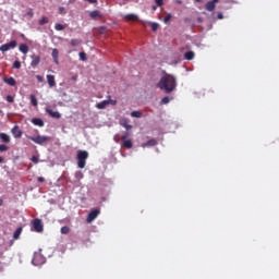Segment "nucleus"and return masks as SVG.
I'll list each match as a JSON object with an SVG mask.
<instances>
[{"instance_id": "c03bdc74", "label": "nucleus", "mask_w": 279, "mask_h": 279, "mask_svg": "<svg viewBox=\"0 0 279 279\" xmlns=\"http://www.w3.org/2000/svg\"><path fill=\"white\" fill-rule=\"evenodd\" d=\"M109 104H112V106H117V100H109Z\"/></svg>"}, {"instance_id": "6ab92c4d", "label": "nucleus", "mask_w": 279, "mask_h": 279, "mask_svg": "<svg viewBox=\"0 0 279 279\" xmlns=\"http://www.w3.org/2000/svg\"><path fill=\"white\" fill-rule=\"evenodd\" d=\"M0 140L2 141V143H10V141H12L10 135H8L5 133H0Z\"/></svg>"}, {"instance_id": "603ef678", "label": "nucleus", "mask_w": 279, "mask_h": 279, "mask_svg": "<svg viewBox=\"0 0 279 279\" xmlns=\"http://www.w3.org/2000/svg\"><path fill=\"white\" fill-rule=\"evenodd\" d=\"M0 206H3V201L2 199H0Z\"/></svg>"}, {"instance_id": "49530a36", "label": "nucleus", "mask_w": 279, "mask_h": 279, "mask_svg": "<svg viewBox=\"0 0 279 279\" xmlns=\"http://www.w3.org/2000/svg\"><path fill=\"white\" fill-rule=\"evenodd\" d=\"M59 12H60V14H62V12H64V8H63V7H60V8H59Z\"/></svg>"}, {"instance_id": "ddd939ff", "label": "nucleus", "mask_w": 279, "mask_h": 279, "mask_svg": "<svg viewBox=\"0 0 279 279\" xmlns=\"http://www.w3.org/2000/svg\"><path fill=\"white\" fill-rule=\"evenodd\" d=\"M3 82L5 84H8L9 86H16V80H14V77H12V76H10V77L4 76Z\"/></svg>"}, {"instance_id": "5701e85b", "label": "nucleus", "mask_w": 279, "mask_h": 279, "mask_svg": "<svg viewBox=\"0 0 279 279\" xmlns=\"http://www.w3.org/2000/svg\"><path fill=\"white\" fill-rule=\"evenodd\" d=\"M29 99H31L32 106H35V107L38 106V98H36L34 94L29 96Z\"/></svg>"}, {"instance_id": "8fccbe9b", "label": "nucleus", "mask_w": 279, "mask_h": 279, "mask_svg": "<svg viewBox=\"0 0 279 279\" xmlns=\"http://www.w3.org/2000/svg\"><path fill=\"white\" fill-rule=\"evenodd\" d=\"M3 163V157L0 156V165Z\"/></svg>"}, {"instance_id": "dca6fc26", "label": "nucleus", "mask_w": 279, "mask_h": 279, "mask_svg": "<svg viewBox=\"0 0 279 279\" xmlns=\"http://www.w3.org/2000/svg\"><path fill=\"white\" fill-rule=\"evenodd\" d=\"M158 145V142L156 140H149L146 143L142 144V147H156Z\"/></svg>"}, {"instance_id": "bb28decb", "label": "nucleus", "mask_w": 279, "mask_h": 279, "mask_svg": "<svg viewBox=\"0 0 279 279\" xmlns=\"http://www.w3.org/2000/svg\"><path fill=\"white\" fill-rule=\"evenodd\" d=\"M131 117L135 119H141V117H143V113L141 111H132Z\"/></svg>"}, {"instance_id": "79ce46f5", "label": "nucleus", "mask_w": 279, "mask_h": 279, "mask_svg": "<svg viewBox=\"0 0 279 279\" xmlns=\"http://www.w3.org/2000/svg\"><path fill=\"white\" fill-rule=\"evenodd\" d=\"M36 80L40 83L45 82V77H43L41 75H36Z\"/></svg>"}, {"instance_id": "6e6d98bb", "label": "nucleus", "mask_w": 279, "mask_h": 279, "mask_svg": "<svg viewBox=\"0 0 279 279\" xmlns=\"http://www.w3.org/2000/svg\"><path fill=\"white\" fill-rule=\"evenodd\" d=\"M114 141H116V143H119V140H117V137H114Z\"/></svg>"}, {"instance_id": "c9c22d12", "label": "nucleus", "mask_w": 279, "mask_h": 279, "mask_svg": "<svg viewBox=\"0 0 279 279\" xmlns=\"http://www.w3.org/2000/svg\"><path fill=\"white\" fill-rule=\"evenodd\" d=\"M173 17V15H171V13H168L167 16L163 19V23H169L171 21V19Z\"/></svg>"}, {"instance_id": "3c124183", "label": "nucleus", "mask_w": 279, "mask_h": 279, "mask_svg": "<svg viewBox=\"0 0 279 279\" xmlns=\"http://www.w3.org/2000/svg\"><path fill=\"white\" fill-rule=\"evenodd\" d=\"M195 1H196V3H202L203 0H195Z\"/></svg>"}, {"instance_id": "a878e982", "label": "nucleus", "mask_w": 279, "mask_h": 279, "mask_svg": "<svg viewBox=\"0 0 279 279\" xmlns=\"http://www.w3.org/2000/svg\"><path fill=\"white\" fill-rule=\"evenodd\" d=\"M89 16L90 19H99L101 14L99 13V11H92Z\"/></svg>"}, {"instance_id": "f3484780", "label": "nucleus", "mask_w": 279, "mask_h": 279, "mask_svg": "<svg viewBox=\"0 0 279 279\" xmlns=\"http://www.w3.org/2000/svg\"><path fill=\"white\" fill-rule=\"evenodd\" d=\"M109 104H110V100H102L96 104V108H98V110H104L106 106H108Z\"/></svg>"}, {"instance_id": "cd10ccee", "label": "nucleus", "mask_w": 279, "mask_h": 279, "mask_svg": "<svg viewBox=\"0 0 279 279\" xmlns=\"http://www.w3.org/2000/svg\"><path fill=\"white\" fill-rule=\"evenodd\" d=\"M130 131H125L121 136V141H129L128 138H130Z\"/></svg>"}, {"instance_id": "6e6552de", "label": "nucleus", "mask_w": 279, "mask_h": 279, "mask_svg": "<svg viewBox=\"0 0 279 279\" xmlns=\"http://www.w3.org/2000/svg\"><path fill=\"white\" fill-rule=\"evenodd\" d=\"M31 58H32L31 66L33 69H36V66H38L40 64V56L33 54V56H31Z\"/></svg>"}, {"instance_id": "39448f33", "label": "nucleus", "mask_w": 279, "mask_h": 279, "mask_svg": "<svg viewBox=\"0 0 279 279\" xmlns=\"http://www.w3.org/2000/svg\"><path fill=\"white\" fill-rule=\"evenodd\" d=\"M10 49H16V40H12L8 44H3L2 46H0V51H2V53H5V51H10Z\"/></svg>"}, {"instance_id": "4d7b16f0", "label": "nucleus", "mask_w": 279, "mask_h": 279, "mask_svg": "<svg viewBox=\"0 0 279 279\" xmlns=\"http://www.w3.org/2000/svg\"><path fill=\"white\" fill-rule=\"evenodd\" d=\"M177 3H182V1H181V0H178Z\"/></svg>"}, {"instance_id": "37998d69", "label": "nucleus", "mask_w": 279, "mask_h": 279, "mask_svg": "<svg viewBox=\"0 0 279 279\" xmlns=\"http://www.w3.org/2000/svg\"><path fill=\"white\" fill-rule=\"evenodd\" d=\"M37 182H45V178L43 177L37 178Z\"/></svg>"}, {"instance_id": "c85d7f7f", "label": "nucleus", "mask_w": 279, "mask_h": 279, "mask_svg": "<svg viewBox=\"0 0 279 279\" xmlns=\"http://www.w3.org/2000/svg\"><path fill=\"white\" fill-rule=\"evenodd\" d=\"M47 23H49V19L47 16H43L39 20V25H47Z\"/></svg>"}, {"instance_id": "393cba45", "label": "nucleus", "mask_w": 279, "mask_h": 279, "mask_svg": "<svg viewBox=\"0 0 279 279\" xmlns=\"http://www.w3.org/2000/svg\"><path fill=\"white\" fill-rule=\"evenodd\" d=\"M81 43H82V39H71L70 45L71 47H78Z\"/></svg>"}, {"instance_id": "4c0bfd02", "label": "nucleus", "mask_w": 279, "mask_h": 279, "mask_svg": "<svg viewBox=\"0 0 279 279\" xmlns=\"http://www.w3.org/2000/svg\"><path fill=\"white\" fill-rule=\"evenodd\" d=\"M7 101H8L9 104H14V96L8 95V96H7Z\"/></svg>"}, {"instance_id": "2eb2a0df", "label": "nucleus", "mask_w": 279, "mask_h": 279, "mask_svg": "<svg viewBox=\"0 0 279 279\" xmlns=\"http://www.w3.org/2000/svg\"><path fill=\"white\" fill-rule=\"evenodd\" d=\"M47 82H48V85L50 86V88H53V86H56V76L48 74Z\"/></svg>"}, {"instance_id": "a18cd8bd", "label": "nucleus", "mask_w": 279, "mask_h": 279, "mask_svg": "<svg viewBox=\"0 0 279 279\" xmlns=\"http://www.w3.org/2000/svg\"><path fill=\"white\" fill-rule=\"evenodd\" d=\"M28 16H34V11L29 10V12L27 13Z\"/></svg>"}, {"instance_id": "09e8293b", "label": "nucleus", "mask_w": 279, "mask_h": 279, "mask_svg": "<svg viewBox=\"0 0 279 279\" xmlns=\"http://www.w3.org/2000/svg\"><path fill=\"white\" fill-rule=\"evenodd\" d=\"M36 258H38V255H35V257L33 258V263H36Z\"/></svg>"}, {"instance_id": "ea45409f", "label": "nucleus", "mask_w": 279, "mask_h": 279, "mask_svg": "<svg viewBox=\"0 0 279 279\" xmlns=\"http://www.w3.org/2000/svg\"><path fill=\"white\" fill-rule=\"evenodd\" d=\"M13 69H21V61H14Z\"/></svg>"}, {"instance_id": "aec40b11", "label": "nucleus", "mask_w": 279, "mask_h": 279, "mask_svg": "<svg viewBox=\"0 0 279 279\" xmlns=\"http://www.w3.org/2000/svg\"><path fill=\"white\" fill-rule=\"evenodd\" d=\"M20 51L21 53L27 54L29 52V47L25 44L20 45Z\"/></svg>"}, {"instance_id": "473e14b6", "label": "nucleus", "mask_w": 279, "mask_h": 279, "mask_svg": "<svg viewBox=\"0 0 279 279\" xmlns=\"http://www.w3.org/2000/svg\"><path fill=\"white\" fill-rule=\"evenodd\" d=\"M150 25H151V29L154 32H158V27H160V25L158 23L153 22V23H150Z\"/></svg>"}, {"instance_id": "a19ab883", "label": "nucleus", "mask_w": 279, "mask_h": 279, "mask_svg": "<svg viewBox=\"0 0 279 279\" xmlns=\"http://www.w3.org/2000/svg\"><path fill=\"white\" fill-rule=\"evenodd\" d=\"M32 162H34L35 165H38V162H39L38 157L33 156V157H32Z\"/></svg>"}, {"instance_id": "7c9ffc66", "label": "nucleus", "mask_w": 279, "mask_h": 279, "mask_svg": "<svg viewBox=\"0 0 279 279\" xmlns=\"http://www.w3.org/2000/svg\"><path fill=\"white\" fill-rule=\"evenodd\" d=\"M84 178V173L82 171H76L75 172V179L76 180H82Z\"/></svg>"}, {"instance_id": "7ed1b4c3", "label": "nucleus", "mask_w": 279, "mask_h": 279, "mask_svg": "<svg viewBox=\"0 0 279 279\" xmlns=\"http://www.w3.org/2000/svg\"><path fill=\"white\" fill-rule=\"evenodd\" d=\"M26 138H28V141H33L36 145H45V143H49V141H51V137L43 135H37L36 137L26 135Z\"/></svg>"}, {"instance_id": "0eeeda50", "label": "nucleus", "mask_w": 279, "mask_h": 279, "mask_svg": "<svg viewBox=\"0 0 279 279\" xmlns=\"http://www.w3.org/2000/svg\"><path fill=\"white\" fill-rule=\"evenodd\" d=\"M216 3H219V0H211V1H208L206 4H205V10H207V12H215V8H216Z\"/></svg>"}, {"instance_id": "58836bf2", "label": "nucleus", "mask_w": 279, "mask_h": 279, "mask_svg": "<svg viewBox=\"0 0 279 279\" xmlns=\"http://www.w3.org/2000/svg\"><path fill=\"white\" fill-rule=\"evenodd\" d=\"M9 147L5 144H0V151H8Z\"/></svg>"}, {"instance_id": "b1692460", "label": "nucleus", "mask_w": 279, "mask_h": 279, "mask_svg": "<svg viewBox=\"0 0 279 279\" xmlns=\"http://www.w3.org/2000/svg\"><path fill=\"white\" fill-rule=\"evenodd\" d=\"M21 232H23V228H17L13 233V239H19L21 236Z\"/></svg>"}, {"instance_id": "864d4df0", "label": "nucleus", "mask_w": 279, "mask_h": 279, "mask_svg": "<svg viewBox=\"0 0 279 279\" xmlns=\"http://www.w3.org/2000/svg\"><path fill=\"white\" fill-rule=\"evenodd\" d=\"M153 10H154V11H156V10H157V7H156V5H154V7H153Z\"/></svg>"}, {"instance_id": "c756f323", "label": "nucleus", "mask_w": 279, "mask_h": 279, "mask_svg": "<svg viewBox=\"0 0 279 279\" xmlns=\"http://www.w3.org/2000/svg\"><path fill=\"white\" fill-rule=\"evenodd\" d=\"M70 232H71V228L66 226L61 228V234H69Z\"/></svg>"}, {"instance_id": "4468645a", "label": "nucleus", "mask_w": 279, "mask_h": 279, "mask_svg": "<svg viewBox=\"0 0 279 279\" xmlns=\"http://www.w3.org/2000/svg\"><path fill=\"white\" fill-rule=\"evenodd\" d=\"M32 124L33 125H38V128H44L45 126V121L40 118H33L32 119Z\"/></svg>"}, {"instance_id": "f03ea898", "label": "nucleus", "mask_w": 279, "mask_h": 279, "mask_svg": "<svg viewBox=\"0 0 279 279\" xmlns=\"http://www.w3.org/2000/svg\"><path fill=\"white\" fill-rule=\"evenodd\" d=\"M76 159L78 169H84V167H86V160H88V151L78 150Z\"/></svg>"}, {"instance_id": "412c9836", "label": "nucleus", "mask_w": 279, "mask_h": 279, "mask_svg": "<svg viewBox=\"0 0 279 279\" xmlns=\"http://www.w3.org/2000/svg\"><path fill=\"white\" fill-rule=\"evenodd\" d=\"M124 19H125V21H138V16L136 15V14H126L125 16H124Z\"/></svg>"}, {"instance_id": "a211bd4d", "label": "nucleus", "mask_w": 279, "mask_h": 279, "mask_svg": "<svg viewBox=\"0 0 279 279\" xmlns=\"http://www.w3.org/2000/svg\"><path fill=\"white\" fill-rule=\"evenodd\" d=\"M120 125L122 126V128H125V130L126 131H130V130H132V124H129L128 123V119H122L121 121H120Z\"/></svg>"}, {"instance_id": "f704fd0d", "label": "nucleus", "mask_w": 279, "mask_h": 279, "mask_svg": "<svg viewBox=\"0 0 279 279\" xmlns=\"http://www.w3.org/2000/svg\"><path fill=\"white\" fill-rule=\"evenodd\" d=\"M169 101H171V99L169 98V96H166V97H163V98L161 99L160 104H161V105H167V104H169Z\"/></svg>"}, {"instance_id": "423d86ee", "label": "nucleus", "mask_w": 279, "mask_h": 279, "mask_svg": "<svg viewBox=\"0 0 279 279\" xmlns=\"http://www.w3.org/2000/svg\"><path fill=\"white\" fill-rule=\"evenodd\" d=\"M99 209L92 210L87 216V223H92V221H95L97 217H99Z\"/></svg>"}, {"instance_id": "72a5a7b5", "label": "nucleus", "mask_w": 279, "mask_h": 279, "mask_svg": "<svg viewBox=\"0 0 279 279\" xmlns=\"http://www.w3.org/2000/svg\"><path fill=\"white\" fill-rule=\"evenodd\" d=\"M54 29H56L57 32H62V31L64 29V25H62V24H56V25H54Z\"/></svg>"}, {"instance_id": "20e7f679", "label": "nucleus", "mask_w": 279, "mask_h": 279, "mask_svg": "<svg viewBox=\"0 0 279 279\" xmlns=\"http://www.w3.org/2000/svg\"><path fill=\"white\" fill-rule=\"evenodd\" d=\"M33 229L34 232H43L45 230V226L43 225V220L40 218H35L33 220Z\"/></svg>"}, {"instance_id": "2f4dec72", "label": "nucleus", "mask_w": 279, "mask_h": 279, "mask_svg": "<svg viewBox=\"0 0 279 279\" xmlns=\"http://www.w3.org/2000/svg\"><path fill=\"white\" fill-rule=\"evenodd\" d=\"M78 56H80V60H82V62H86V60H87L86 52H80Z\"/></svg>"}, {"instance_id": "4be33fe9", "label": "nucleus", "mask_w": 279, "mask_h": 279, "mask_svg": "<svg viewBox=\"0 0 279 279\" xmlns=\"http://www.w3.org/2000/svg\"><path fill=\"white\" fill-rule=\"evenodd\" d=\"M185 60H193L195 58V52L193 51H187L184 53Z\"/></svg>"}, {"instance_id": "1a4fd4ad", "label": "nucleus", "mask_w": 279, "mask_h": 279, "mask_svg": "<svg viewBox=\"0 0 279 279\" xmlns=\"http://www.w3.org/2000/svg\"><path fill=\"white\" fill-rule=\"evenodd\" d=\"M11 134H13L14 138H21V136H23V131H21V129L19 128V125H15V126L11 130Z\"/></svg>"}, {"instance_id": "f8f14e48", "label": "nucleus", "mask_w": 279, "mask_h": 279, "mask_svg": "<svg viewBox=\"0 0 279 279\" xmlns=\"http://www.w3.org/2000/svg\"><path fill=\"white\" fill-rule=\"evenodd\" d=\"M47 114H49V117H51L52 119H60L62 117V114H60V112L58 111H53L51 109H46Z\"/></svg>"}, {"instance_id": "9b49d317", "label": "nucleus", "mask_w": 279, "mask_h": 279, "mask_svg": "<svg viewBox=\"0 0 279 279\" xmlns=\"http://www.w3.org/2000/svg\"><path fill=\"white\" fill-rule=\"evenodd\" d=\"M51 56H52V60H53L54 64H60V61H59V59H58L59 56H60V51H58L57 48H53V49H52Z\"/></svg>"}, {"instance_id": "5fc2aeb1", "label": "nucleus", "mask_w": 279, "mask_h": 279, "mask_svg": "<svg viewBox=\"0 0 279 279\" xmlns=\"http://www.w3.org/2000/svg\"><path fill=\"white\" fill-rule=\"evenodd\" d=\"M72 80H74V81L77 80V76H73Z\"/></svg>"}, {"instance_id": "9d476101", "label": "nucleus", "mask_w": 279, "mask_h": 279, "mask_svg": "<svg viewBox=\"0 0 279 279\" xmlns=\"http://www.w3.org/2000/svg\"><path fill=\"white\" fill-rule=\"evenodd\" d=\"M121 147H124V149H132L134 147V142L132 140H122Z\"/></svg>"}, {"instance_id": "e433bc0d", "label": "nucleus", "mask_w": 279, "mask_h": 279, "mask_svg": "<svg viewBox=\"0 0 279 279\" xmlns=\"http://www.w3.org/2000/svg\"><path fill=\"white\" fill-rule=\"evenodd\" d=\"M155 3L158 8H162V5H165V1L163 0H155Z\"/></svg>"}, {"instance_id": "de8ad7c7", "label": "nucleus", "mask_w": 279, "mask_h": 279, "mask_svg": "<svg viewBox=\"0 0 279 279\" xmlns=\"http://www.w3.org/2000/svg\"><path fill=\"white\" fill-rule=\"evenodd\" d=\"M218 19L219 20L223 19V13H218Z\"/></svg>"}, {"instance_id": "f257e3e1", "label": "nucleus", "mask_w": 279, "mask_h": 279, "mask_svg": "<svg viewBox=\"0 0 279 279\" xmlns=\"http://www.w3.org/2000/svg\"><path fill=\"white\" fill-rule=\"evenodd\" d=\"M175 86H178V83L175 77L171 74L163 75L157 84V88L165 90L167 94L173 93V90H175Z\"/></svg>"}]
</instances>
